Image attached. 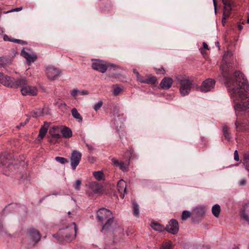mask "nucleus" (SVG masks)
Masks as SVG:
<instances>
[{
  "instance_id": "1",
  "label": "nucleus",
  "mask_w": 249,
  "mask_h": 249,
  "mask_svg": "<svg viewBox=\"0 0 249 249\" xmlns=\"http://www.w3.org/2000/svg\"><path fill=\"white\" fill-rule=\"evenodd\" d=\"M236 67V64L229 60L227 54L224 55L220 70L234 103V129L237 133H249V85L239 71H235L231 77L230 72Z\"/></svg>"
},
{
  "instance_id": "2",
  "label": "nucleus",
  "mask_w": 249,
  "mask_h": 249,
  "mask_svg": "<svg viewBox=\"0 0 249 249\" xmlns=\"http://www.w3.org/2000/svg\"><path fill=\"white\" fill-rule=\"evenodd\" d=\"M77 228L75 223L73 222L69 227L65 229L61 230L57 235L53 236H58V240L60 242H70L76 237Z\"/></svg>"
},
{
  "instance_id": "3",
  "label": "nucleus",
  "mask_w": 249,
  "mask_h": 249,
  "mask_svg": "<svg viewBox=\"0 0 249 249\" xmlns=\"http://www.w3.org/2000/svg\"><path fill=\"white\" fill-rule=\"evenodd\" d=\"M176 79L180 84L179 92L181 96L188 95L194 86V80L186 75H178Z\"/></svg>"
},
{
  "instance_id": "4",
  "label": "nucleus",
  "mask_w": 249,
  "mask_h": 249,
  "mask_svg": "<svg viewBox=\"0 0 249 249\" xmlns=\"http://www.w3.org/2000/svg\"><path fill=\"white\" fill-rule=\"evenodd\" d=\"M25 82L23 77L14 79L7 75H4L1 83L7 87L16 89L19 87V85L25 84Z\"/></svg>"
},
{
  "instance_id": "5",
  "label": "nucleus",
  "mask_w": 249,
  "mask_h": 249,
  "mask_svg": "<svg viewBox=\"0 0 249 249\" xmlns=\"http://www.w3.org/2000/svg\"><path fill=\"white\" fill-rule=\"evenodd\" d=\"M25 80V84L19 85V87L21 88V94L24 96H36L38 93V89L36 87L28 85V81L27 80L23 77Z\"/></svg>"
},
{
  "instance_id": "6",
  "label": "nucleus",
  "mask_w": 249,
  "mask_h": 249,
  "mask_svg": "<svg viewBox=\"0 0 249 249\" xmlns=\"http://www.w3.org/2000/svg\"><path fill=\"white\" fill-rule=\"evenodd\" d=\"M91 67L93 70L104 73L109 67L116 68L118 67L113 64L107 63L102 60H96L92 63Z\"/></svg>"
},
{
  "instance_id": "7",
  "label": "nucleus",
  "mask_w": 249,
  "mask_h": 249,
  "mask_svg": "<svg viewBox=\"0 0 249 249\" xmlns=\"http://www.w3.org/2000/svg\"><path fill=\"white\" fill-rule=\"evenodd\" d=\"M97 218L98 221L102 224L108 219L113 217L111 212L105 208H102L96 212Z\"/></svg>"
},
{
  "instance_id": "8",
  "label": "nucleus",
  "mask_w": 249,
  "mask_h": 249,
  "mask_svg": "<svg viewBox=\"0 0 249 249\" xmlns=\"http://www.w3.org/2000/svg\"><path fill=\"white\" fill-rule=\"evenodd\" d=\"M82 154L78 151L73 150L70 156L71 165L73 170H75L80 163Z\"/></svg>"
},
{
  "instance_id": "9",
  "label": "nucleus",
  "mask_w": 249,
  "mask_h": 249,
  "mask_svg": "<svg viewBox=\"0 0 249 249\" xmlns=\"http://www.w3.org/2000/svg\"><path fill=\"white\" fill-rule=\"evenodd\" d=\"M46 72L47 77L50 80L55 79L60 74L61 71L58 68L53 66H49L46 68Z\"/></svg>"
},
{
  "instance_id": "10",
  "label": "nucleus",
  "mask_w": 249,
  "mask_h": 249,
  "mask_svg": "<svg viewBox=\"0 0 249 249\" xmlns=\"http://www.w3.org/2000/svg\"><path fill=\"white\" fill-rule=\"evenodd\" d=\"M21 55L26 59L29 64L35 62L37 58L36 55L28 48H23L21 52Z\"/></svg>"
},
{
  "instance_id": "11",
  "label": "nucleus",
  "mask_w": 249,
  "mask_h": 249,
  "mask_svg": "<svg viewBox=\"0 0 249 249\" xmlns=\"http://www.w3.org/2000/svg\"><path fill=\"white\" fill-rule=\"evenodd\" d=\"M215 81L212 78H208L204 81L200 87V90L202 92H207L213 89L215 85Z\"/></svg>"
},
{
  "instance_id": "12",
  "label": "nucleus",
  "mask_w": 249,
  "mask_h": 249,
  "mask_svg": "<svg viewBox=\"0 0 249 249\" xmlns=\"http://www.w3.org/2000/svg\"><path fill=\"white\" fill-rule=\"evenodd\" d=\"M165 229L168 232L175 234L179 230L178 222L175 219H171L166 225Z\"/></svg>"
},
{
  "instance_id": "13",
  "label": "nucleus",
  "mask_w": 249,
  "mask_h": 249,
  "mask_svg": "<svg viewBox=\"0 0 249 249\" xmlns=\"http://www.w3.org/2000/svg\"><path fill=\"white\" fill-rule=\"evenodd\" d=\"M27 233L30 239L33 242V246L37 243L40 239V234L39 232L36 230L34 229H30L28 230Z\"/></svg>"
},
{
  "instance_id": "14",
  "label": "nucleus",
  "mask_w": 249,
  "mask_h": 249,
  "mask_svg": "<svg viewBox=\"0 0 249 249\" xmlns=\"http://www.w3.org/2000/svg\"><path fill=\"white\" fill-rule=\"evenodd\" d=\"M105 224L103 225L102 231H113L116 227L117 224L114 217L110 218V219L106 220Z\"/></svg>"
},
{
  "instance_id": "15",
  "label": "nucleus",
  "mask_w": 249,
  "mask_h": 249,
  "mask_svg": "<svg viewBox=\"0 0 249 249\" xmlns=\"http://www.w3.org/2000/svg\"><path fill=\"white\" fill-rule=\"evenodd\" d=\"M111 161L114 166L118 167L123 172H127L128 169L129 162L124 163L123 161H119L115 158L111 159Z\"/></svg>"
},
{
  "instance_id": "16",
  "label": "nucleus",
  "mask_w": 249,
  "mask_h": 249,
  "mask_svg": "<svg viewBox=\"0 0 249 249\" xmlns=\"http://www.w3.org/2000/svg\"><path fill=\"white\" fill-rule=\"evenodd\" d=\"M118 191L120 193V196L123 199L126 191V183L123 179H120L117 183Z\"/></svg>"
},
{
  "instance_id": "17",
  "label": "nucleus",
  "mask_w": 249,
  "mask_h": 249,
  "mask_svg": "<svg viewBox=\"0 0 249 249\" xmlns=\"http://www.w3.org/2000/svg\"><path fill=\"white\" fill-rule=\"evenodd\" d=\"M137 80L141 83L147 84H154L157 82V78L155 76H150L148 78H145L141 75L137 78Z\"/></svg>"
},
{
  "instance_id": "18",
  "label": "nucleus",
  "mask_w": 249,
  "mask_h": 249,
  "mask_svg": "<svg viewBox=\"0 0 249 249\" xmlns=\"http://www.w3.org/2000/svg\"><path fill=\"white\" fill-rule=\"evenodd\" d=\"M241 218L249 224V203L246 204L241 212Z\"/></svg>"
},
{
  "instance_id": "19",
  "label": "nucleus",
  "mask_w": 249,
  "mask_h": 249,
  "mask_svg": "<svg viewBox=\"0 0 249 249\" xmlns=\"http://www.w3.org/2000/svg\"><path fill=\"white\" fill-rule=\"evenodd\" d=\"M173 80L171 77H165L161 81L160 86L163 89H168L173 84Z\"/></svg>"
},
{
  "instance_id": "20",
  "label": "nucleus",
  "mask_w": 249,
  "mask_h": 249,
  "mask_svg": "<svg viewBox=\"0 0 249 249\" xmlns=\"http://www.w3.org/2000/svg\"><path fill=\"white\" fill-rule=\"evenodd\" d=\"M89 188L94 194H97L100 192L102 186L98 182L95 181L91 182L89 184Z\"/></svg>"
},
{
  "instance_id": "21",
  "label": "nucleus",
  "mask_w": 249,
  "mask_h": 249,
  "mask_svg": "<svg viewBox=\"0 0 249 249\" xmlns=\"http://www.w3.org/2000/svg\"><path fill=\"white\" fill-rule=\"evenodd\" d=\"M50 125V123L45 122L44 125L41 126L39 129V134L38 137L40 139H43L46 135L48 128Z\"/></svg>"
},
{
  "instance_id": "22",
  "label": "nucleus",
  "mask_w": 249,
  "mask_h": 249,
  "mask_svg": "<svg viewBox=\"0 0 249 249\" xmlns=\"http://www.w3.org/2000/svg\"><path fill=\"white\" fill-rule=\"evenodd\" d=\"M222 132L225 138L228 141H230L231 138L230 128L227 125H223L222 127Z\"/></svg>"
},
{
  "instance_id": "23",
  "label": "nucleus",
  "mask_w": 249,
  "mask_h": 249,
  "mask_svg": "<svg viewBox=\"0 0 249 249\" xmlns=\"http://www.w3.org/2000/svg\"><path fill=\"white\" fill-rule=\"evenodd\" d=\"M243 164L245 166V169L249 172V151L243 153Z\"/></svg>"
},
{
  "instance_id": "24",
  "label": "nucleus",
  "mask_w": 249,
  "mask_h": 249,
  "mask_svg": "<svg viewBox=\"0 0 249 249\" xmlns=\"http://www.w3.org/2000/svg\"><path fill=\"white\" fill-rule=\"evenodd\" d=\"M63 137L65 138H70L72 136V131L69 128L65 127L61 130Z\"/></svg>"
},
{
  "instance_id": "25",
  "label": "nucleus",
  "mask_w": 249,
  "mask_h": 249,
  "mask_svg": "<svg viewBox=\"0 0 249 249\" xmlns=\"http://www.w3.org/2000/svg\"><path fill=\"white\" fill-rule=\"evenodd\" d=\"M71 115L75 119L78 120L79 123H82L83 119L80 113L78 112V110L76 108H73L71 110Z\"/></svg>"
},
{
  "instance_id": "26",
  "label": "nucleus",
  "mask_w": 249,
  "mask_h": 249,
  "mask_svg": "<svg viewBox=\"0 0 249 249\" xmlns=\"http://www.w3.org/2000/svg\"><path fill=\"white\" fill-rule=\"evenodd\" d=\"M231 8L224 7V11L222 15V22L223 23L224 20H226L231 15Z\"/></svg>"
},
{
  "instance_id": "27",
  "label": "nucleus",
  "mask_w": 249,
  "mask_h": 249,
  "mask_svg": "<svg viewBox=\"0 0 249 249\" xmlns=\"http://www.w3.org/2000/svg\"><path fill=\"white\" fill-rule=\"evenodd\" d=\"M220 211V206L218 204H215L213 206L212 212L215 217H218L219 216Z\"/></svg>"
},
{
  "instance_id": "28",
  "label": "nucleus",
  "mask_w": 249,
  "mask_h": 249,
  "mask_svg": "<svg viewBox=\"0 0 249 249\" xmlns=\"http://www.w3.org/2000/svg\"><path fill=\"white\" fill-rule=\"evenodd\" d=\"M151 227L154 230L159 231H163L165 228L159 223L152 222L151 225Z\"/></svg>"
},
{
  "instance_id": "29",
  "label": "nucleus",
  "mask_w": 249,
  "mask_h": 249,
  "mask_svg": "<svg viewBox=\"0 0 249 249\" xmlns=\"http://www.w3.org/2000/svg\"><path fill=\"white\" fill-rule=\"evenodd\" d=\"M44 114L43 109L38 108L31 112V115L34 118H36L42 116Z\"/></svg>"
},
{
  "instance_id": "30",
  "label": "nucleus",
  "mask_w": 249,
  "mask_h": 249,
  "mask_svg": "<svg viewBox=\"0 0 249 249\" xmlns=\"http://www.w3.org/2000/svg\"><path fill=\"white\" fill-rule=\"evenodd\" d=\"M56 128L53 127L49 130V134L53 138L56 139H60L61 135L59 134L58 131L56 132Z\"/></svg>"
},
{
  "instance_id": "31",
  "label": "nucleus",
  "mask_w": 249,
  "mask_h": 249,
  "mask_svg": "<svg viewBox=\"0 0 249 249\" xmlns=\"http://www.w3.org/2000/svg\"><path fill=\"white\" fill-rule=\"evenodd\" d=\"M133 214L135 216L139 215V206L135 201L132 202Z\"/></svg>"
},
{
  "instance_id": "32",
  "label": "nucleus",
  "mask_w": 249,
  "mask_h": 249,
  "mask_svg": "<svg viewBox=\"0 0 249 249\" xmlns=\"http://www.w3.org/2000/svg\"><path fill=\"white\" fill-rule=\"evenodd\" d=\"M94 178L98 180H101L103 178V173L102 171H95L93 173Z\"/></svg>"
},
{
  "instance_id": "33",
  "label": "nucleus",
  "mask_w": 249,
  "mask_h": 249,
  "mask_svg": "<svg viewBox=\"0 0 249 249\" xmlns=\"http://www.w3.org/2000/svg\"><path fill=\"white\" fill-rule=\"evenodd\" d=\"M9 41L12 42L14 43H16L18 44H21L22 45H25L27 44V42L25 41H23L22 40L20 39H8Z\"/></svg>"
},
{
  "instance_id": "34",
  "label": "nucleus",
  "mask_w": 249,
  "mask_h": 249,
  "mask_svg": "<svg viewBox=\"0 0 249 249\" xmlns=\"http://www.w3.org/2000/svg\"><path fill=\"white\" fill-rule=\"evenodd\" d=\"M55 160L61 164H65L68 162V160L64 157H56Z\"/></svg>"
},
{
  "instance_id": "35",
  "label": "nucleus",
  "mask_w": 249,
  "mask_h": 249,
  "mask_svg": "<svg viewBox=\"0 0 249 249\" xmlns=\"http://www.w3.org/2000/svg\"><path fill=\"white\" fill-rule=\"evenodd\" d=\"M190 217V213L188 211H184L182 212L181 219L183 220H186Z\"/></svg>"
},
{
  "instance_id": "36",
  "label": "nucleus",
  "mask_w": 249,
  "mask_h": 249,
  "mask_svg": "<svg viewBox=\"0 0 249 249\" xmlns=\"http://www.w3.org/2000/svg\"><path fill=\"white\" fill-rule=\"evenodd\" d=\"M122 91V89L121 88L118 87V86L116 85L114 86V88L113 91V93L114 95H119L121 92Z\"/></svg>"
},
{
  "instance_id": "37",
  "label": "nucleus",
  "mask_w": 249,
  "mask_h": 249,
  "mask_svg": "<svg viewBox=\"0 0 249 249\" xmlns=\"http://www.w3.org/2000/svg\"><path fill=\"white\" fill-rule=\"evenodd\" d=\"M172 246V244L171 242H166L165 243L162 244L160 249H171Z\"/></svg>"
},
{
  "instance_id": "38",
  "label": "nucleus",
  "mask_w": 249,
  "mask_h": 249,
  "mask_svg": "<svg viewBox=\"0 0 249 249\" xmlns=\"http://www.w3.org/2000/svg\"><path fill=\"white\" fill-rule=\"evenodd\" d=\"M81 185V181L80 179H77L75 183L73 185L74 188L77 191H79L80 190V187Z\"/></svg>"
},
{
  "instance_id": "39",
  "label": "nucleus",
  "mask_w": 249,
  "mask_h": 249,
  "mask_svg": "<svg viewBox=\"0 0 249 249\" xmlns=\"http://www.w3.org/2000/svg\"><path fill=\"white\" fill-rule=\"evenodd\" d=\"M103 105V102L102 101H98L96 103L93 107L95 110L97 111Z\"/></svg>"
},
{
  "instance_id": "40",
  "label": "nucleus",
  "mask_w": 249,
  "mask_h": 249,
  "mask_svg": "<svg viewBox=\"0 0 249 249\" xmlns=\"http://www.w3.org/2000/svg\"><path fill=\"white\" fill-rule=\"evenodd\" d=\"M223 4L224 5V7H230L231 8L232 6V4L229 0H225L222 1Z\"/></svg>"
},
{
  "instance_id": "41",
  "label": "nucleus",
  "mask_w": 249,
  "mask_h": 249,
  "mask_svg": "<svg viewBox=\"0 0 249 249\" xmlns=\"http://www.w3.org/2000/svg\"><path fill=\"white\" fill-rule=\"evenodd\" d=\"M155 70L157 74H164L165 73V71L163 68H161L160 69H156Z\"/></svg>"
},
{
  "instance_id": "42",
  "label": "nucleus",
  "mask_w": 249,
  "mask_h": 249,
  "mask_svg": "<svg viewBox=\"0 0 249 249\" xmlns=\"http://www.w3.org/2000/svg\"><path fill=\"white\" fill-rule=\"evenodd\" d=\"M29 120H30L29 118L26 119V120L24 122L21 123L18 125L17 126V128L19 129L21 127L24 126V125H25L28 123V122L29 121Z\"/></svg>"
},
{
  "instance_id": "43",
  "label": "nucleus",
  "mask_w": 249,
  "mask_h": 249,
  "mask_svg": "<svg viewBox=\"0 0 249 249\" xmlns=\"http://www.w3.org/2000/svg\"><path fill=\"white\" fill-rule=\"evenodd\" d=\"M22 9V8L21 7H18V8H15V9H12V10L6 12L5 13H9L10 12H16V11L18 12V11H21Z\"/></svg>"
},
{
  "instance_id": "44",
  "label": "nucleus",
  "mask_w": 249,
  "mask_h": 249,
  "mask_svg": "<svg viewBox=\"0 0 249 249\" xmlns=\"http://www.w3.org/2000/svg\"><path fill=\"white\" fill-rule=\"evenodd\" d=\"M234 159L237 161L239 160V157L237 150H235L234 152Z\"/></svg>"
},
{
  "instance_id": "45",
  "label": "nucleus",
  "mask_w": 249,
  "mask_h": 249,
  "mask_svg": "<svg viewBox=\"0 0 249 249\" xmlns=\"http://www.w3.org/2000/svg\"><path fill=\"white\" fill-rule=\"evenodd\" d=\"M78 92H80V91L77 89H74L71 91V95L73 97H75L77 95Z\"/></svg>"
},
{
  "instance_id": "46",
  "label": "nucleus",
  "mask_w": 249,
  "mask_h": 249,
  "mask_svg": "<svg viewBox=\"0 0 249 249\" xmlns=\"http://www.w3.org/2000/svg\"><path fill=\"white\" fill-rule=\"evenodd\" d=\"M107 8H103V10H104V11H106V10H109L111 8V3L110 2L108 1L107 0Z\"/></svg>"
},
{
  "instance_id": "47",
  "label": "nucleus",
  "mask_w": 249,
  "mask_h": 249,
  "mask_svg": "<svg viewBox=\"0 0 249 249\" xmlns=\"http://www.w3.org/2000/svg\"><path fill=\"white\" fill-rule=\"evenodd\" d=\"M247 181L245 179H242L239 182V185L240 186H244L246 184Z\"/></svg>"
},
{
  "instance_id": "48",
  "label": "nucleus",
  "mask_w": 249,
  "mask_h": 249,
  "mask_svg": "<svg viewBox=\"0 0 249 249\" xmlns=\"http://www.w3.org/2000/svg\"><path fill=\"white\" fill-rule=\"evenodd\" d=\"M133 72L136 74V77L137 78L140 75L139 72L136 69H133Z\"/></svg>"
},
{
  "instance_id": "49",
  "label": "nucleus",
  "mask_w": 249,
  "mask_h": 249,
  "mask_svg": "<svg viewBox=\"0 0 249 249\" xmlns=\"http://www.w3.org/2000/svg\"><path fill=\"white\" fill-rule=\"evenodd\" d=\"M203 47L206 50H209L208 45L205 42L203 43Z\"/></svg>"
},
{
  "instance_id": "50",
  "label": "nucleus",
  "mask_w": 249,
  "mask_h": 249,
  "mask_svg": "<svg viewBox=\"0 0 249 249\" xmlns=\"http://www.w3.org/2000/svg\"><path fill=\"white\" fill-rule=\"evenodd\" d=\"M81 94L82 95H87L88 94V91L86 90H83L80 92Z\"/></svg>"
},
{
  "instance_id": "51",
  "label": "nucleus",
  "mask_w": 249,
  "mask_h": 249,
  "mask_svg": "<svg viewBox=\"0 0 249 249\" xmlns=\"http://www.w3.org/2000/svg\"><path fill=\"white\" fill-rule=\"evenodd\" d=\"M4 75L3 73L0 72V83H1Z\"/></svg>"
},
{
  "instance_id": "52",
  "label": "nucleus",
  "mask_w": 249,
  "mask_h": 249,
  "mask_svg": "<svg viewBox=\"0 0 249 249\" xmlns=\"http://www.w3.org/2000/svg\"><path fill=\"white\" fill-rule=\"evenodd\" d=\"M8 39H11V38H9L7 35H5L3 37V39L5 41H9Z\"/></svg>"
},
{
  "instance_id": "53",
  "label": "nucleus",
  "mask_w": 249,
  "mask_h": 249,
  "mask_svg": "<svg viewBox=\"0 0 249 249\" xmlns=\"http://www.w3.org/2000/svg\"><path fill=\"white\" fill-rule=\"evenodd\" d=\"M238 28L239 30H241L243 28V25L242 24H239L238 25Z\"/></svg>"
},
{
  "instance_id": "54",
  "label": "nucleus",
  "mask_w": 249,
  "mask_h": 249,
  "mask_svg": "<svg viewBox=\"0 0 249 249\" xmlns=\"http://www.w3.org/2000/svg\"><path fill=\"white\" fill-rule=\"evenodd\" d=\"M213 4H214V7L215 8L216 7V2L215 0H213ZM215 11H216V9L215 8Z\"/></svg>"
},
{
  "instance_id": "55",
  "label": "nucleus",
  "mask_w": 249,
  "mask_h": 249,
  "mask_svg": "<svg viewBox=\"0 0 249 249\" xmlns=\"http://www.w3.org/2000/svg\"><path fill=\"white\" fill-rule=\"evenodd\" d=\"M4 58L2 57H0V62H4Z\"/></svg>"
},
{
  "instance_id": "56",
  "label": "nucleus",
  "mask_w": 249,
  "mask_h": 249,
  "mask_svg": "<svg viewBox=\"0 0 249 249\" xmlns=\"http://www.w3.org/2000/svg\"><path fill=\"white\" fill-rule=\"evenodd\" d=\"M215 45L219 48H220V46H219V43L218 42H215Z\"/></svg>"
},
{
  "instance_id": "57",
  "label": "nucleus",
  "mask_w": 249,
  "mask_h": 249,
  "mask_svg": "<svg viewBox=\"0 0 249 249\" xmlns=\"http://www.w3.org/2000/svg\"><path fill=\"white\" fill-rule=\"evenodd\" d=\"M4 64H5L4 62H0V68Z\"/></svg>"
},
{
  "instance_id": "58",
  "label": "nucleus",
  "mask_w": 249,
  "mask_h": 249,
  "mask_svg": "<svg viewBox=\"0 0 249 249\" xmlns=\"http://www.w3.org/2000/svg\"><path fill=\"white\" fill-rule=\"evenodd\" d=\"M200 51H201V53L204 54V51L203 50V49H201Z\"/></svg>"
},
{
  "instance_id": "59",
  "label": "nucleus",
  "mask_w": 249,
  "mask_h": 249,
  "mask_svg": "<svg viewBox=\"0 0 249 249\" xmlns=\"http://www.w3.org/2000/svg\"><path fill=\"white\" fill-rule=\"evenodd\" d=\"M223 25H225V23H226V20H223V23L222 22Z\"/></svg>"
},
{
  "instance_id": "60",
  "label": "nucleus",
  "mask_w": 249,
  "mask_h": 249,
  "mask_svg": "<svg viewBox=\"0 0 249 249\" xmlns=\"http://www.w3.org/2000/svg\"><path fill=\"white\" fill-rule=\"evenodd\" d=\"M232 249H239V248L238 247H235L233 248Z\"/></svg>"
},
{
  "instance_id": "61",
  "label": "nucleus",
  "mask_w": 249,
  "mask_h": 249,
  "mask_svg": "<svg viewBox=\"0 0 249 249\" xmlns=\"http://www.w3.org/2000/svg\"><path fill=\"white\" fill-rule=\"evenodd\" d=\"M247 22H248V23H249V18H248V19H247Z\"/></svg>"
},
{
  "instance_id": "62",
  "label": "nucleus",
  "mask_w": 249,
  "mask_h": 249,
  "mask_svg": "<svg viewBox=\"0 0 249 249\" xmlns=\"http://www.w3.org/2000/svg\"><path fill=\"white\" fill-rule=\"evenodd\" d=\"M68 213L69 214H70L71 213V212H69Z\"/></svg>"
},
{
  "instance_id": "63",
  "label": "nucleus",
  "mask_w": 249,
  "mask_h": 249,
  "mask_svg": "<svg viewBox=\"0 0 249 249\" xmlns=\"http://www.w3.org/2000/svg\"><path fill=\"white\" fill-rule=\"evenodd\" d=\"M248 249H249V245H248Z\"/></svg>"
}]
</instances>
